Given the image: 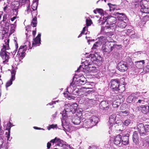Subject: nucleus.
<instances>
[{"instance_id": "nucleus-60", "label": "nucleus", "mask_w": 149, "mask_h": 149, "mask_svg": "<svg viewBox=\"0 0 149 149\" xmlns=\"http://www.w3.org/2000/svg\"><path fill=\"white\" fill-rule=\"evenodd\" d=\"M34 127V129H36V130H45V129H43L42 128H40V127Z\"/></svg>"}, {"instance_id": "nucleus-6", "label": "nucleus", "mask_w": 149, "mask_h": 149, "mask_svg": "<svg viewBox=\"0 0 149 149\" xmlns=\"http://www.w3.org/2000/svg\"><path fill=\"white\" fill-rule=\"evenodd\" d=\"M27 50L26 45L21 46L19 49L16 57L15 58V59L16 61H18L19 60L21 61L25 56V52Z\"/></svg>"}, {"instance_id": "nucleus-62", "label": "nucleus", "mask_w": 149, "mask_h": 149, "mask_svg": "<svg viewBox=\"0 0 149 149\" xmlns=\"http://www.w3.org/2000/svg\"><path fill=\"white\" fill-rule=\"evenodd\" d=\"M149 67V66H147L145 68H144V69H146V72H148L149 71V70H146L147 69H148V67Z\"/></svg>"}, {"instance_id": "nucleus-63", "label": "nucleus", "mask_w": 149, "mask_h": 149, "mask_svg": "<svg viewBox=\"0 0 149 149\" xmlns=\"http://www.w3.org/2000/svg\"><path fill=\"white\" fill-rule=\"evenodd\" d=\"M3 12L2 11H0V19H1L2 15L3 14Z\"/></svg>"}, {"instance_id": "nucleus-1", "label": "nucleus", "mask_w": 149, "mask_h": 149, "mask_svg": "<svg viewBox=\"0 0 149 149\" xmlns=\"http://www.w3.org/2000/svg\"><path fill=\"white\" fill-rule=\"evenodd\" d=\"M115 19V18L113 17H107L103 15L98 21L97 24L99 25H102L105 22H107V24L109 25L106 26L105 28L106 29H109V30L112 29L113 31L115 30L116 26L114 23H111V21H114Z\"/></svg>"}, {"instance_id": "nucleus-16", "label": "nucleus", "mask_w": 149, "mask_h": 149, "mask_svg": "<svg viewBox=\"0 0 149 149\" xmlns=\"http://www.w3.org/2000/svg\"><path fill=\"white\" fill-rule=\"evenodd\" d=\"M41 33H39L36 38L33 39V41L32 43V46H39L40 44Z\"/></svg>"}, {"instance_id": "nucleus-31", "label": "nucleus", "mask_w": 149, "mask_h": 149, "mask_svg": "<svg viewBox=\"0 0 149 149\" xmlns=\"http://www.w3.org/2000/svg\"><path fill=\"white\" fill-rule=\"evenodd\" d=\"M89 119L92 123H94L95 124V125L98 123L99 120L97 117L95 116H93Z\"/></svg>"}, {"instance_id": "nucleus-49", "label": "nucleus", "mask_w": 149, "mask_h": 149, "mask_svg": "<svg viewBox=\"0 0 149 149\" xmlns=\"http://www.w3.org/2000/svg\"><path fill=\"white\" fill-rule=\"evenodd\" d=\"M86 25L88 26H90L92 23V21L90 19H86Z\"/></svg>"}, {"instance_id": "nucleus-11", "label": "nucleus", "mask_w": 149, "mask_h": 149, "mask_svg": "<svg viewBox=\"0 0 149 149\" xmlns=\"http://www.w3.org/2000/svg\"><path fill=\"white\" fill-rule=\"evenodd\" d=\"M132 139L133 142L135 143V147L137 148L140 147V145L139 143V137L137 132L135 131L134 132Z\"/></svg>"}, {"instance_id": "nucleus-58", "label": "nucleus", "mask_w": 149, "mask_h": 149, "mask_svg": "<svg viewBox=\"0 0 149 149\" xmlns=\"http://www.w3.org/2000/svg\"><path fill=\"white\" fill-rule=\"evenodd\" d=\"M50 142H48L47 143V147L48 149H49L51 146V144L50 143Z\"/></svg>"}, {"instance_id": "nucleus-2", "label": "nucleus", "mask_w": 149, "mask_h": 149, "mask_svg": "<svg viewBox=\"0 0 149 149\" xmlns=\"http://www.w3.org/2000/svg\"><path fill=\"white\" fill-rule=\"evenodd\" d=\"M9 39L7 37L5 38V43L3 44V48L1 49L0 53L1 57L3 60H4L3 61V63L8 62L9 58V53L6 51V50H8L9 49Z\"/></svg>"}, {"instance_id": "nucleus-38", "label": "nucleus", "mask_w": 149, "mask_h": 149, "mask_svg": "<svg viewBox=\"0 0 149 149\" xmlns=\"http://www.w3.org/2000/svg\"><path fill=\"white\" fill-rule=\"evenodd\" d=\"M125 90V87L123 85H119L118 91L120 93L124 92Z\"/></svg>"}, {"instance_id": "nucleus-48", "label": "nucleus", "mask_w": 149, "mask_h": 149, "mask_svg": "<svg viewBox=\"0 0 149 149\" xmlns=\"http://www.w3.org/2000/svg\"><path fill=\"white\" fill-rule=\"evenodd\" d=\"M144 102V101L143 98H141V99H139L136 102L137 104H143Z\"/></svg>"}, {"instance_id": "nucleus-28", "label": "nucleus", "mask_w": 149, "mask_h": 149, "mask_svg": "<svg viewBox=\"0 0 149 149\" xmlns=\"http://www.w3.org/2000/svg\"><path fill=\"white\" fill-rule=\"evenodd\" d=\"M107 41V40L105 37L102 36L98 38V40L96 42H97L98 45L100 46L102 44L106 43Z\"/></svg>"}, {"instance_id": "nucleus-34", "label": "nucleus", "mask_w": 149, "mask_h": 149, "mask_svg": "<svg viewBox=\"0 0 149 149\" xmlns=\"http://www.w3.org/2000/svg\"><path fill=\"white\" fill-rule=\"evenodd\" d=\"M108 5L109 6L110 11L114 10L116 8V6L115 5L112 4L110 3H108Z\"/></svg>"}, {"instance_id": "nucleus-3", "label": "nucleus", "mask_w": 149, "mask_h": 149, "mask_svg": "<svg viewBox=\"0 0 149 149\" xmlns=\"http://www.w3.org/2000/svg\"><path fill=\"white\" fill-rule=\"evenodd\" d=\"M78 83H74V81L70 83L69 86L67 87V92L72 93L73 95L81 96L82 95V92L84 91L85 88L79 89L77 88V86Z\"/></svg>"}, {"instance_id": "nucleus-59", "label": "nucleus", "mask_w": 149, "mask_h": 149, "mask_svg": "<svg viewBox=\"0 0 149 149\" xmlns=\"http://www.w3.org/2000/svg\"><path fill=\"white\" fill-rule=\"evenodd\" d=\"M31 11V9L30 8L29 6H28L27 7V12L28 13H29Z\"/></svg>"}, {"instance_id": "nucleus-44", "label": "nucleus", "mask_w": 149, "mask_h": 149, "mask_svg": "<svg viewBox=\"0 0 149 149\" xmlns=\"http://www.w3.org/2000/svg\"><path fill=\"white\" fill-rule=\"evenodd\" d=\"M131 123V121L130 119H127L125 120L123 123L124 125L127 126Z\"/></svg>"}, {"instance_id": "nucleus-33", "label": "nucleus", "mask_w": 149, "mask_h": 149, "mask_svg": "<svg viewBox=\"0 0 149 149\" xmlns=\"http://www.w3.org/2000/svg\"><path fill=\"white\" fill-rule=\"evenodd\" d=\"M84 101L87 104H93L95 102V100L93 99H90L89 98L85 99Z\"/></svg>"}, {"instance_id": "nucleus-22", "label": "nucleus", "mask_w": 149, "mask_h": 149, "mask_svg": "<svg viewBox=\"0 0 149 149\" xmlns=\"http://www.w3.org/2000/svg\"><path fill=\"white\" fill-rule=\"evenodd\" d=\"M116 15L119 21H123L124 19H125L126 18L125 15L123 13L117 12L116 13Z\"/></svg>"}, {"instance_id": "nucleus-10", "label": "nucleus", "mask_w": 149, "mask_h": 149, "mask_svg": "<svg viewBox=\"0 0 149 149\" xmlns=\"http://www.w3.org/2000/svg\"><path fill=\"white\" fill-rule=\"evenodd\" d=\"M111 88L113 91H117L119 87V82L118 79H113L111 80Z\"/></svg>"}, {"instance_id": "nucleus-15", "label": "nucleus", "mask_w": 149, "mask_h": 149, "mask_svg": "<svg viewBox=\"0 0 149 149\" xmlns=\"http://www.w3.org/2000/svg\"><path fill=\"white\" fill-rule=\"evenodd\" d=\"M94 123H92L89 119L85 120L84 122L83 127L86 128H91L95 125Z\"/></svg>"}, {"instance_id": "nucleus-4", "label": "nucleus", "mask_w": 149, "mask_h": 149, "mask_svg": "<svg viewBox=\"0 0 149 149\" xmlns=\"http://www.w3.org/2000/svg\"><path fill=\"white\" fill-rule=\"evenodd\" d=\"M146 0L149 1V0ZM144 1H145V0H137L136 3L134 4L135 7L140 8L141 11L143 13H149V8L143 5V3Z\"/></svg>"}, {"instance_id": "nucleus-20", "label": "nucleus", "mask_w": 149, "mask_h": 149, "mask_svg": "<svg viewBox=\"0 0 149 149\" xmlns=\"http://www.w3.org/2000/svg\"><path fill=\"white\" fill-rule=\"evenodd\" d=\"M138 99V97H136V96H135L133 94L131 95L128 96L127 100V102L129 103H131L136 101V100Z\"/></svg>"}, {"instance_id": "nucleus-36", "label": "nucleus", "mask_w": 149, "mask_h": 149, "mask_svg": "<svg viewBox=\"0 0 149 149\" xmlns=\"http://www.w3.org/2000/svg\"><path fill=\"white\" fill-rule=\"evenodd\" d=\"M60 147H61L65 149H70V145L66 143L65 142H63V143Z\"/></svg>"}, {"instance_id": "nucleus-27", "label": "nucleus", "mask_w": 149, "mask_h": 149, "mask_svg": "<svg viewBox=\"0 0 149 149\" xmlns=\"http://www.w3.org/2000/svg\"><path fill=\"white\" fill-rule=\"evenodd\" d=\"M121 135H117L114 139V143L116 145L120 144L121 142Z\"/></svg>"}, {"instance_id": "nucleus-26", "label": "nucleus", "mask_w": 149, "mask_h": 149, "mask_svg": "<svg viewBox=\"0 0 149 149\" xmlns=\"http://www.w3.org/2000/svg\"><path fill=\"white\" fill-rule=\"evenodd\" d=\"M139 109L143 113L146 114L149 111V107L147 105H142L140 107Z\"/></svg>"}, {"instance_id": "nucleus-64", "label": "nucleus", "mask_w": 149, "mask_h": 149, "mask_svg": "<svg viewBox=\"0 0 149 149\" xmlns=\"http://www.w3.org/2000/svg\"><path fill=\"white\" fill-rule=\"evenodd\" d=\"M36 33V32L35 31H33V35H35Z\"/></svg>"}, {"instance_id": "nucleus-56", "label": "nucleus", "mask_w": 149, "mask_h": 149, "mask_svg": "<svg viewBox=\"0 0 149 149\" xmlns=\"http://www.w3.org/2000/svg\"><path fill=\"white\" fill-rule=\"evenodd\" d=\"M56 125H50L49 127L48 128V130H50L51 128H53L56 127Z\"/></svg>"}, {"instance_id": "nucleus-21", "label": "nucleus", "mask_w": 149, "mask_h": 149, "mask_svg": "<svg viewBox=\"0 0 149 149\" xmlns=\"http://www.w3.org/2000/svg\"><path fill=\"white\" fill-rule=\"evenodd\" d=\"M121 142L124 145L127 144L129 141V134H127L125 136H121Z\"/></svg>"}, {"instance_id": "nucleus-55", "label": "nucleus", "mask_w": 149, "mask_h": 149, "mask_svg": "<svg viewBox=\"0 0 149 149\" xmlns=\"http://www.w3.org/2000/svg\"><path fill=\"white\" fill-rule=\"evenodd\" d=\"M86 39H87V42H88V44H90V43H89V42H92V41H94V40H90V39H88V38H90V37H87V36H86Z\"/></svg>"}, {"instance_id": "nucleus-12", "label": "nucleus", "mask_w": 149, "mask_h": 149, "mask_svg": "<svg viewBox=\"0 0 149 149\" xmlns=\"http://www.w3.org/2000/svg\"><path fill=\"white\" fill-rule=\"evenodd\" d=\"M11 77L10 79L8 81L6 84V86L7 90V88L11 85L13 81L15 79V72L14 68L12 69L11 72Z\"/></svg>"}, {"instance_id": "nucleus-19", "label": "nucleus", "mask_w": 149, "mask_h": 149, "mask_svg": "<svg viewBox=\"0 0 149 149\" xmlns=\"http://www.w3.org/2000/svg\"><path fill=\"white\" fill-rule=\"evenodd\" d=\"M72 121L74 124L77 125L80 124L81 121V118L76 115V116L72 117Z\"/></svg>"}, {"instance_id": "nucleus-9", "label": "nucleus", "mask_w": 149, "mask_h": 149, "mask_svg": "<svg viewBox=\"0 0 149 149\" xmlns=\"http://www.w3.org/2000/svg\"><path fill=\"white\" fill-rule=\"evenodd\" d=\"M88 67L89 68L88 70L89 71H92L95 68V67L93 66L91 64H88V66L85 63L84 65H80L79 67L77 69L76 72H78L80 71H83L84 69H86L87 68H88Z\"/></svg>"}, {"instance_id": "nucleus-41", "label": "nucleus", "mask_w": 149, "mask_h": 149, "mask_svg": "<svg viewBox=\"0 0 149 149\" xmlns=\"http://www.w3.org/2000/svg\"><path fill=\"white\" fill-rule=\"evenodd\" d=\"M64 94L65 95V96L67 98H68L69 100H71L72 99L74 100L75 98V97L72 96L71 95L66 94V93H64Z\"/></svg>"}, {"instance_id": "nucleus-52", "label": "nucleus", "mask_w": 149, "mask_h": 149, "mask_svg": "<svg viewBox=\"0 0 149 149\" xmlns=\"http://www.w3.org/2000/svg\"><path fill=\"white\" fill-rule=\"evenodd\" d=\"M5 23V27H9L11 24H10L9 22H8V20H7V22H3Z\"/></svg>"}, {"instance_id": "nucleus-47", "label": "nucleus", "mask_w": 149, "mask_h": 149, "mask_svg": "<svg viewBox=\"0 0 149 149\" xmlns=\"http://www.w3.org/2000/svg\"><path fill=\"white\" fill-rule=\"evenodd\" d=\"M86 27L85 26L83 28L82 31L81 33L78 36V38H79L81 37L82 34H86V33H85V31L86 30Z\"/></svg>"}, {"instance_id": "nucleus-18", "label": "nucleus", "mask_w": 149, "mask_h": 149, "mask_svg": "<svg viewBox=\"0 0 149 149\" xmlns=\"http://www.w3.org/2000/svg\"><path fill=\"white\" fill-rule=\"evenodd\" d=\"M113 41H108V45L109 46L110 48V51L111 52L115 48H117V47L120 45H117L116 44L115 42L113 40Z\"/></svg>"}, {"instance_id": "nucleus-42", "label": "nucleus", "mask_w": 149, "mask_h": 149, "mask_svg": "<svg viewBox=\"0 0 149 149\" xmlns=\"http://www.w3.org/2000/svg\"><path fill=\"white\" fill-rule=\"evenodd\" d=\"M120 114L122 115L123 116H127L129 114L128 111H120L119 113Z\"/></svg>"}, {"instance_id": "nucleus-61", "label": "nucleus", "mask_w": 149, "mask_h": 149, "mask_svg": "<svg viewBox=\"0 0 149 149\" xmlns=\"http://www.w3.org/2000/svg\"><path fill=\"white\" fill-rule=\"evenodd\" d=\"M16 18V17H14L13 18H11L10 19L12 21H13Z\"/></svg>"}, {"instance_id": "nucleus-57", "label": "nucleus", "mask_w": 149, "mask_h": 149, "mask_svg": "<svg viewBox=\"0 0 149 149\" xmlns=\"http://www.w3.org/2000/svg\"><path fill=\"white\" fill-rule=\"evenodd\" d=\"M10 128L9 130L8 131V134L7 135V140H9V139L10 138Z\"/></svg>"}, {"instance_id": "nucleus-24", "label": "nucleus", "mask_w": 149, "mask_h": 149, "mask_svg": "<svg viewBox=\"0 0 149 149\" xmlns=\"http://www.w3.org/2000/svg\"><path fill=\"white\" fill-rule=\"evenodd\" d=\"M68 113L66 112L65 111H62V118L61 119V121L62 123V125H63V128H64V130H66L65 128V127H64V125H63V123L65 121V120L68 117Z\"/></svg>"}, {"instance_id": "nucleus-54", "label": "nucleus", "mask_w": 149, "mask_h": 149, "mask_svg": "<svg viewBox=\"0 0 149 149\" xmlns=\"http://www.w3.org/2000/svg\"><path fill=\"white\" fill-rule=\"evenodd\" d=\"M17 44L16 43V49L14 50L13 52H11V53H12L13 55H14L15 54L16 52L17 51Z\"/></svg>"}, {"instance_id": "nucleus-5", "label": "nucleus", "mask_w": 149, "mask_h": 149, "mask_svg": "<svg viewBox=\"0 0 149 149\" xmlns=\"http://www.w3.org/2000/svg\"><path fill=\"white\" fill-rule=\"evenodd\" d=\"M137 128L141 136H144L148 134L149 132V125H144L142 123H139L137 125Z\"/></svg>"}, {"instance_id": "nucleus-30", "label": "nucleus", "mask_w": 149, "mask_h": 149, "mask_svg": "<svg viewBox=\"0 0 149 149\" xmlns=\"http://www.w3.org/2000/svg\"><path fill=\"white\" fill-rule=\"evenodd\" d=\"M117 26L121 28H125L127 25V24L123 21H119L117 24Z\"/></svg>"}, {"instance_id": "nucleus-32", "label": "nucleus", "mask_w": 149, "mask_h": 149, "mask_svg": "<svg viewBox=\"0 0 149 149\" xmlns=\"http://www.w3.org/2000/svg\"><path fill=\"white\" fill-rule=\"evenodd\" d=\"M16 23V21L15 22L14 24H10V34H12L14 32L16 26V25L15 24Z\"/></svg>"}, {"instance_id": "nucleus-14", "label": "nucleus", "mask_w": 149, "mask_h": 149, "mask_svg": "<svg viewBox=\"0 0 149 149\" xmlns=\"http://www.w3.org/2000/svg\"><path fill=\"white\" fill-rule=\"evenodd\" d=\"M99 107L100 109L103 110H108L109 108V103L107 101H103L100 104Z\"/></svg>"}, {"instance_id": "nucleus-37", "label": "nucleus", "mask_w": 149, "mask_h": 149, "mask_svg": "<svg viewBox=\"0 0 149 149\" xmlns=\"http://www.w3.org/2000/svg\"><path fill=\"white\" fill-rule=\"evenodd\" d=\"M102 61V58L99 55L96 54V55L94 61H96L98 62H100Z\"/></svg>"}, {"instance_id": "nucleus-40", "label": "nucleus", "mask_w": 149, "mask_h": 149, "mask_svg": "<svg viewBox=\"0 0 149 149\" xmlns=\"http://www.w3.org/2000/svg\"><path fill=\"white\" fill-rule=\"evenodd\" d=\"M7 19V15L6 14L4 15L3 16V20L1 22V23L0 24V25H1V26L2 27H3V26L2 25L3 24V22H7V20H8Z\"/></svg>"}, {"instance_id": "nucleus-8", "label": "nucleus", "mask_w": 149, "mask_h": 149, "mask_svg": "<svg viewBox=\"0 0 149 149\" xmlns=\"http://www.w3.org/2000/svg\"><path fill=\"white\" fill-rule=\"evenodd\" d=\"M116 117V116L115 114H113L110 116L109 117V128L111 129V131L112 127H113L114 125V127L118 126H120L121 124L118 123H114L115 122V118Z\"/></svg>"}, {"instance_id": "nucleus-39", "label": "nucleus", "mask_w": 149, "mask_h": 149, "mask_svg": "<svg viewBox=\"0 0 149 149\" xmlns=\"http://www.w3.org/2000/svg\"><path fill=\"white\" fill-rule=\"evenodd\" d=\"M37 18L36 16L33 19L31 23V25L33 27H35L36 26L37 24Z\"/></svg>"}, {"instance_id": "nucleus-50", "label": "nucleus", "mask_w": 149, "mask_h": 149, "mask_svg": "<svg viewBox=\"0 0 149 149\" xmlns=\"http://www.w3.org/2000/svg\"><path fill=\"white\" fill-rule=\"evenodd\" d=\"M134 32L133 30H131L130 29H128L127 31V34L130 36H132L133 34H134Z\"/></svg>"}, {"instance_id": "nucleus-25", "label": "nucleus", "mask_w": 149, "mask_h": 149, "mask_svg": "<svg viewBox=\"0 0 149 149\" xmlns=\"http://www.w3.org/2000/svg\"><path fill=\"white\" fill-rule=\"evenodd\" d=\"M86 79L84 77H81L80 79H77V81L76 82H74V83H78L80 84L81 85H84L86 83Z\"/></svg>"}, {"instance_id": "nucleus-23", "label": "nucleus", "mask_w": 149, "mask_h": 149, "mask_svg": "<svg viewBox=\"0 0 149 149\" xmlns=\"http://www.w3.org/2000/svg\"><path fill=\"white\" fill-rule=\"evenodd\" d=\"M102 50L104 54H106L107 55L108 54H110L111 52L110 51V48L109 46L108 45V43L107 45L105 46H103L102 47Z\"/></svg>"}, {"instance_id": "nucleus-13", "label": "nucleus", "mask_w": 149, "mask_h": 149, "mask_svg": "<svg viewBox=\"0 0 149 149\" xmlns=\"http://www.w3.org/2000/svg\"><path fill=\"white\" fill-rule=\"evenodd\" d=\"M118 70L122 72H125L128 69V65L127 63L125 62H121L118 65Z\"/></svg>"}, {"instance_id": "nucleus-35", "label": "nucleus", "mask_w": 149, "mask_h": 149, "mask_svg": "<svg viewBox=\"0 0 149 149\" xmlns=\"http://www.w3.org/2000/svg\"><path fill=\"white\" fill-rule=\"evenodd\" d=\"M38 5V2L37 1H35L33 2L31 6L33 10L37 9Z\"/></svg>"}, {"instance_id": "nucleus-51", "label": "nucleus", "mask_w": 149, "mask_h": 149, "mask_svg": "<svg viewBox=\"0 0 149 149\" xmlns=\"http://www.w3.org/2000/svg\"><path fill=\"white\" fill-rule=\"evenodd\" d=\"M145 146L149 147V138L146 140Z\"/></svg>"}, {"instance_id": "nucleus-43", "label": "nucleus", "mask_w": 149, "mask_h": 149, "mask_svg": "<svg viewBox=\"0 0 149 149\" xmlns=\"http://www.w3.org/2000/svg\"><path fill=\"white\" fill-rule=\"evenodd\" d=\"M99 46H100V45H98L97 42H96L93 45L92 48V50L93 51H95V49H96V48Z\"/></svg>"}, {"instance_id": "nucleus-29", "label": "nucleus", "mask_w": 149, "mask_h": 149, "mask_svg": "<svg viewBox=\"0 0 149 149\" xmlns=\"http://www.w3.org/2000/svg\"><path fill=\"white\" fill-rule=\"evenodd\" d=\"M145 63V62L144 60L139 61L135 62L136 66L139 68H142Z\"/></svg>"}, {"instance_id": "nucleus-7", "label": "nucleus", "mask_w": 149, "mask_h": 149, "mask_svg": "<svg viewBox=\"0 0 149 149\" xmlns=\"http://www.w3.org/2000/svg\"><path fill=\"white\" fill-rule=\"evenodd\" d=\"M77 107V104L76 103L72 105L69 103L66 104L64 106V110L63 111H65L67 113L71 112L72 113H74L77 111L78 112Z\"/></svg>"}, {"instance_id": "nucleus-53", "label": "nucleus", "mask_w": 149, "mask_h": 149, "mask_svg": "<svg viewBox=\"0 0 149 149\" xmlns=\"http://www.w3.org/2000/svg\"><path fill=\"white\" fill-rule=\"evenodd\" d=\"M59 101V100H57L56 101H52V102H51L49 103L48 104H47V105L48 104H49V105H52L53 104H56V102H58Z\"/></svg>"}, {"instance_id": "nucleus-46", "label": "nucleus", "mask_w": 149, "mask_h": 149, "mask_svg": "<svg viewBox=\"0 0 149 149\" xmlns=\"http://www.w3.org/2000/svg\"><path fill=\"white\" fill-rule=\"evenodd\" d=\"M97 13H99L101 15H104V11L102 9L97 8Z\"/></svg>"}, {"instance_id": "nucleus-45", "label": "nucleus", "mask_w": 149, "mask_h": 149, "mask_svg": "<svg viewBox=\"0 0 149 149\" xmlns=\"http://www.w3.org/2000/svg\"><path fill=\"white\" fill-rule=\"evenodd\" d=\"M96 54H90L89 55L88 58H91L92 61H94L96 55Z\"/></svg>"}, {"instance_id": "nucleus-17", "label": "nucleus", "mask_w": 149, "mask_h": 149, "mask_svg": "<svg viewBox=\"0 0 149 149\" xmlns=\"http://www.w3.org/2000/svg\"><path fill=\"white\" fill-rule=\"evenodd\" d=\"M63 141L61 140L60 138L56 137L54 139L51 140L50 142L53 143H55L56 145L61 147L62 144L63 143Z\"/></svg>"}]
</instances>
